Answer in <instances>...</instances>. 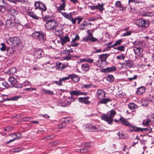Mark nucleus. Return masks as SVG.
Masks as SVG:
<instances>
[{
    "label": "nucleus",
    "instance_id": "obj_1",
    "mask_svg": "<svg viewBox=\"0 0 154 154\" xmlns=\"http://www.w3.org/2000/svg\"><path fill=\"white\" fill-rule=\"evenodd\" d=\"M48 18V16H46L43 18V20L47 21L45 25V28L48 30H54L56 32H59L60 30L58 29L59 26L58 22L54 20H47L46 19Z\"/></svg>",
    "mask_w": 154,
    "mask_h": 154
},
{
    "label": "nucleus",
    "instance_id": "obj_2",
    "mask_svg": "<svg viewBox=\"0 0 154 154\" xmlns=\"http://www.w3.org/2000/svg\"><path fill=\"white\" fill-rule=\"evenodd\" d=\"M116 114V112L114 110L112 109L109 112V113L108 112L107 114H103L101 117L102 120H103L108 123L111 125L113 122V118L115 115Z\"/></svg>",
    "mask_w": 154,
    "mask_h": 154
},
{
    "label": "nucleus",
    "instance_id": "obj_3",
    "mask_svg": "<svg viewBox=\"0 0 154 154\" xmlns=\"http://www.w3.org/2000/svg\"><path fill=\"white\" fill-rule=\"evenodd\" d=\"M46 34L42 31H35L32 36L41 43L44 42L46 39Z\"/></svg>",
    "mask_w": 154,
    "mask_h": 154
},
{
    "label": "nucleus",
    "instance_id": "obj_4",
    "mask_svg": "<svg viewBox=\"0 0 154 154\" xmlns=\"http://www.w3.org/2000/svg\"><path fill=\"white\" fill-rule=\"evenodd\" d=\"M87 35L85 36L82 39L84 42H88L89 41L92 42H99V40L96 38L94 37L93 34L91 33L89 30L86 31Z\"/></svg>",
    "mask_w": 154,
    "mask_h": 154
},
{
    "label": "nucleus",
    "instance_id": "obj_5",
    "mask_svg": "<svg viewBox=\"0 0 154 154\" xmlns=\"http://www.w3.org/2000/svg\"><path fill=\"white\" fill-rule=\"evenodd\" d=\"M86 130L89 132H99L103 130L101 126L98 125H88L85 128Z\"/></svg>",
    "mask_w": 154,
    "mask_h": 154
},
{
    "label": "nucleus",
    "instance_id": "obj_6",
    "mask_svg": "<svg viewBox=\"0 0 154 154\" xmlns=\"http://www.w3.org/2000/svg\"><path fill=\"white\" fill-rule=\"evenodd\" d=\"M136 23L138 26L144 28H146L148 27L150 24L149 20H146L143 18L137 19Z\"/></svg>",
    "mask_w": 154,
    "mask_h": 154
},
{
    "label": "nucleus",
    "instance_id": "obj_7",
    "mask_svg": "<svg viewBox=\"0 0 154 154\" xmlns=\"http://www.w3.org/2000/svg\"><path fill=\"white\" fill-rule=\"evenodd\" d=\"M8 43L10 45L16 47L21 43L19 38L17 37H11L7 40Z\"/></svg>",
    "mask_w": 154,
    "mask_h": 154
},
{
    "label": "nucleus",
    "instance_id": "obj_8",
    "mask_svg": "<svg viewBox=\"0 0 154 154\" xmlns=\"http://www.w3.org/2000/svg\"><path fill=\"white\" fill-rule=\"evenodd\" d=\"M130 132H136L139 131H148L149 132H151L152 129L151 128H140L133 126L131 125L129 127Z\"/></svg>",
    "mask_w": 154,
    "mask_h": 154
},
{
    "label": "nucleus",
    "instance_id": "obj_9",
    "mask_svg": "<svg viewBox=\"0 0 154 154\" xmlns=\"http://www.w3.org/2000/svg\"><path fill=\"white\" fill-rule=\"evenodd\" d=\"M35 7V9H39L41 10L42 13L43 11H45L47 10V8L45 4L41 1L35 2L34 3Z\"/></svg>",
    "mask_w": 154,
    "mask_h": 154
},
{
    "label": "nucleus",
    "instance_id": "obj_10",
    "mask_svg": "<svg viewBox=\"0 0 154 154\" xmlns=\"http://www.w3.org/2000/svg\"><path fill=\"white\" fill-rule=\"evenodd\" d=\"M9 81L12 86L17 88H21L23 86V84H17V81L16 79L12 77L9 78Z\"/></svg>",
    "mask_w": 154,
    "mask_h": 154
},
{
    "label": "nucleus",
    "instance_id": "obj_11",
    "mask_svg": "<svg viewBox=\"0 0 154 154\" xmlns=\"http://www.w3.org/2000/svg\"><path fill=\"white\" fill-rule=\"evenodd\" d=\"M84 147L83 148L77 149L76 151L79 152L84 153L87 152L88 151V148L91 146V143L89 142L84 143Z\"/></svg>",
    "mask_w": 154,
    "mask_h": 154
},
{
    "label": "nucleus",
    "instance_id": "obj_12",
    "mask_svg": "<svg viewBox=\"0 0 154 154\" xmlns=\"http://www.w3.org/2000/svg\"><path fill=\"white\" fill-rule=\"evenodd\" d=\"M44 54V52L42 49L38 48L34 52V56L35 58H40Z\"/></svg>",
    "mask_w": 154,
    "mask_h": 154
},
{
    "label": "nucleus",
    "instance_id": "obj_13",
    "mask_svg": "<svg viewBox=\"0 0 154 154\" xmlns=\"http://www.w3.org/2000/svg\"><path fill=\"white\" fill-rule=\"evenodd\" d=\"M122 67H125V68H131L132 67L133 63L132 60H129L126 61L123 63H120Z\"/></svg>",
    "mask_w": 154,
    "mask_h": 154
},
{
    "label": "nucleus",
    "instance_id": "obj_14",
    "mask_svg": "<svg viewBox=\"0 0 154 154\" xmlns=\"http://www.w3.org/2000/svg\"><path fill=\"white\" fill-rule=\"evenodd\" d=\"M12 137H13V138L12 139L9 140L8 141H6V143L7 144H9L14 141L17 139H18L20 138L21 137L22 135L20 133H18L16 134H13L12 135Z\"/></svg>",
    "mask_w": 154,
    "mask_h": 154
},
{
    "label": "nucleus",
    "instance_id": "obj_15",
    "mask_svg": "<svg viewBox=\"0 0 154 154\" xmlns=\"http://www.w3.org/2000/svg\"><path fill=\"white\" fill-rule=\"evenodd\" d=\"M70 95L72 96L75 95L78 96L80 95H86L88 94V93L86 92H80L79 91L73 90L69 91Z\"/></svg>",
    "mask_w": 154,
    "mask_h": 154
},
{
    "label": "nucleus",
    "instance_id": "obj_16",
    "mask_svg": "<svg viewBox=\"0 0 154 154\" xmlns=\"http://www.w3.org/2000/svg\"><path fill=\"white\" fill-rule=\"evenodd\" d=\"M119 121L122 125L129 127L131 125L130 123L128 122L127 119L121 116V117L119 119Z\"/></svg>",
    "mask_w": 154,
    "mask_h": 154
},
{
    "label": "nucleus",
    "instance_id": "obj_17",
    "mask_svg": "<svg viewBox=\"0 0 154 154\" xmlns=\"http://www.w3.org/2000/svg\"><path fill=\"white\" fill-rule=\"evenodd\" d=\"M97 98L99 99H100L105 97V92L102 89H98L97 91Z\"/></svg>",
    "mask_w": 154,
    "mask_h": 154
},
{
    "label": "nucleus",
    "instance_id": "obj_18",
    "mask_svg": "<svg viewBox=\"0 0 154 154\" xmlns=\"http://www.w3.org/2000/svg\"><path fill=\"white\" fill-rule=\"evenodd\" d=\"M89 98V97L88 96L83 97H79L78 98V100L80 103H83L85 104H88L90 103V102L87 100Z\"/></svg>",
    "mask_w": 154,
    "mask_h": 154
},
{
    "label": "nucleus",
    "instance_id": "obj_19",
    "mask_svg": "<svg viewBox=\"0 0 154 154\" xmlns=\"http://www.w3.org/2000/svg\"><path fill=\"white\" fill-rule=\"evenodd\" d=\"M109 55V54H106L99 55L98 56V57H99V59L100 60V61L102 63L103 61H106V59Z\"/></svg>",
    "mask_w": 154,
    "mask_h": 154
},
{
    "label": "nucleus",
    "instance_id": "obj_20",
    "mask_svg": "<svg viewBox=\"0 0 154 154\" xmlns=\"http://www.w3.org/2000/svg\"><path fill=\"white\" fill-rule=\"evenodd\" d=\"M14 51V50L12 48L7 47L5 52L7 56H9L13 54Z\"/></svg>",
    "mask_w": 154,
    "mask_h": 154
},
{
    "label": "nucleus",
    "instance_id": "obj_21",
    "mask_svg": "<svg viewBox=\"0 0 154 154\" xmlns=\"http://www.w3.org/2000/svg\"><path fill=\"white\" fill-rule=\"evenodd\" d=\"M70 78L75 82H78L79 81L80 78L78 76L75 74L69 75Z\"/></svg>",
    "mask_w": 154,
    "mask_h": 154
},
{
    "label": "nucleus",
    "instance_id": "obj_22",
    "mask_svg": "<svg viewBox=\"0 0 154 154\" xmlns=\"http://www.w3.org/2000/svg\"><path fill=\"white\" fill-rule=\"evenodd\" d=\"M2 8H4L5 10L12 12L11 11L12 8V6L10 5L7 4L6 3L2 6Z\"/></svg>",
    "mask_w": 154,
    "mask_h": 154
},
{
    "label": "nucleus",
    "instance_id": "obj_23",
    "mask_svg": "<svg viewBox=\"0 0 154 154\" xmlns=\"http://www.w3.org/2000/svg\"><path fill=\"white\" fill-rule=\"evenodd\" d=\"M61 1L62 2V4L57 8V10L58 11L65 10L64 8L66 6V0H61Z\"/></svg>",
    "mask_w": 154,
    "mask_h": 154
},
{
    "label": "nucleus",
    "instance_id": "obj_24",
    "mask_svg": "<svg viewBox=\"0 0 154 154\" xmlns=\"http://www.w3.org/2000/svg\"><path fill=\"white\" fill-rule=\"evenodd\" d=\"M145 90L146 89L144 87L141 86L137 88L136 93L137 94H142L145 92Z\"/></svg>",
    "mask_w": 154,
    "mask_h": 154
},
{
    "label": "nucleus",
    "instance_id": "obj_25",
    "mask_svg": "<svg viewBox=\"0 0 154 154\" xmlns=\"http://www.w3.org/2000/svg\"><path fill=\"white\" fill-rule=\"evenodd\" d=\"M115 7L117 8H119V9L122 11H123L124 9V6L122 5L120 2L119 1H117L116 2Z\"/></svg>",
    "mask_w": 154,
    "mask_h": 154
},
{
    "label": "nucleus",
    "instance_id": "obj_26",
    "mask_svg": "<svg viewBox=\"0 0 154 154\" xmlns=\"http://www.w3.org/2000/svg\"><path fill=\"white\" fill-rule=\"evenodd\" d=\"M62 44L63 45L66 42L70 41V39L67 35L65 36L63 38L61 39Z\"/></svg>",
    "mask_w": 154,
    "mask_h": 154
},
{
    "label": "nucleus",
    "instance_id": "obj_27",
    "mask_svg": "<svg viewBox=\"0 0 154 154\" xmlns=\"http://www.w3.org/2000/svg\"><path fill=\"white\" fill-rule=\"evenodd\" d=\"M111 101V100L109 98H107L105 99L102 98L100 99V100L98 102V103L100 104H106L109 102Z\"/></svg>",
    "mask_w": 154,
    "mask_h": 154
},
{
    "label": "nucleus",
    "instance_id": "obj_28",
    "mask_svg": "<svg viewBox=\"0 0 154 154\" xmlns=\"http://www.w3.org/2000/svg\"><path fill=\"white\" fill-rule=\"evenodd\" d=\"M61 14L65 18L68 20L71 17L72 15L71 13L67 14L66 12H61Z\"/></svg>",
    "mask_w": 154,
    "mask_h": 154
},
{
    "label": "nucleus",
    "instance_id": "obj_29",
    "mask_svg": "<svg viewBox=\"0 0 154 154\" xmlns=\"http://www.w3.org/2000/svg\"><path fill=\"white\" fill-rule=\"evenodd\" d=\"M128 106L131 110L137 108V106L134 103H131L128 104Z\"/></svg>",
    "mask_w": 154,
    "mask_h": 154
},
{
    "label": "nucleus",
    "instance_id": "obj_30",
    "mask_svg": "<svg viewBox=\"0 0 154 154\" xmlns=\"http://www.w3.org/2000/svg\"><path fill=\"white\" fill-rule=\"evenodd\" d=\"M97 5V10H99L100 11L102 12L105 9L104 8V4H100L98 3Z\"/></svg>",
    "mask_w": 154,
    "mask_h": 154
},
{
    "label": "nucleus",
    "instance_id": "obj_31",
    "mask_svg": "<svg viewBox=\"0 0 154 154\" xmlns=\"http://www.w3.org/2000/svg\"><path fill=\"white\" fill-rule=\"evenodd\" d=\"M7 1L10 2L12 3L16 4L18 2L24 3L25 2V0H6Z\"/></svg>",
    "mask_w": 154,
    "mask_h": 154
},
{
    "label": "nucleus",
    "instance_id": "obj_32",
    "mask_svg": "<svg viewBox=\"0 0 154 154\" xmlns=\"http://www.w3.org/2000/svg\"><path fill=\"white\" fill-rule=\"evenodd\" d=\"M81 67L82 70L85 71H88L89 69V66L87 63H85L82 65Z\"/></svg>",
    "mask_w": 154,
    "mask_h": 154
},
{
    "label": "nucleus",
    "instance_id": "obj_33",
    "mask_svg": "<svg viewBox=\"0 0 154 154\" xmlns=\"http://www.w3.org/2000/svg\"><path fill=\"white\" fill-rule=\"evenodd\" d=\"M122 42V39H119L113 45H112L111 47L114 49V48H115V47L120 45Z\"/></svg>",
    "mask_w": 154,
    "mask_h": 154
},
{
    "label": "nucleus",
    "instance_id": "obj_34",
    "mask_svg": "<svg viewBox=\"0 0 154 154\" xmlns=\"http://www.w3.org/2000/svg\"><path fill=\"white\" fill-rule=\"evenodd\" d=\"M16 69L14 67H11L8 71V73L11 74H14L16 72Z\"/></svg>",
    "mask_w": 154,
    "mask_h": 154
},
{
    "label": "nucleus",
    "instance_id": "obj_35",
    "mask_svg": "<svg viewBox=\"0 0 154 154\" xmlns=\"http://www.w3.org/2000/svg\"><path fill=\"white\" fill-rule=\"evenodd\" d=\"M28 15L32 18L33 19L35 20L38 19V17L35 14H34L32 12H28Z\"/></svg>",
    "mask_w": 154,
    "mask_h": 154
},
{
    "label": "nucleus",
    "instance_id": "obj_36",
    "mask_svg": "<svg viewBox=\"0 0 154 154\" xmlns=\"http://www.w3.org/2000/svg\"><path fill=\"white\" fill-rule=\"evenodd\" d=\"M107 80L110 82H112L114 80V78L112 75H109L106 78Z\"/></svg>",
    "mask_w": 154,
    "mask_h": 154
},
{
    "label": "nucleus",
    "instance_id": "obj_37",
    "mask_svg": "<svg viewBox=\"0 0 154 154\" xmlns=\"http://www.w3.org/2000/svg\"><path fill=\"white\" fill-rule=\"evenodd\" d=\"M108 72H111L116 71L117 68L116 67L114 66H113L111 67H107Z\"/></svg>",
    "mask_w": 154,
    "mask_h": 154
},
{
    "label": "nucleus",
    "instance_id": "obj_38",
    "mask_svg": "<svg viewBox=\"0 0 154 154\" xmlns=\"http://www.w3.org/2000/svg\"><path fill=\"white\" fill-rule=\"evenodd\" d=\"M151 121V120L149 119L146 120H144L143 121L142 124L144 126H147Z\"/></svg>",
    "mask_w": 154,
    "mask_h": 154
},
{
    "label": "nucleus",
    "instance_id": "obj_39",
    "mask_svg": "<svg viewBox=\"0 0 154 154\" xmlns=\"http://www.w3.org/2000/svg\"><path fill=\"white\" fill-rule=\"evenodd\" d=\"M114 49L121 51H124L125 50V47L124 45H122L116 48H114Z\"/></svg>",
    "mask_w": 154,
    "mask_h": 154
},
{
    "label": "nucleus",
    "instance_id": "obj_40",
    "mask_svg": "<svg viewBox=\"0 0 154 154\" xmlns=\"http://www.w3.org/2000/svg\"><path fill=\"white\" fill-rule=\"evenodd\" d=\"M43 92L45 94H49L50 95H53L54 94L53 91L50 90L44 89L43 90Z\"/></svg>",
    "mask_w": 154,
    "mask_h": 154
},
{
    "label": "nucleus",
    "instance_id": "obj_41",
    "mask_svg": "<svg viewBox=\"0 0 154 154\" xmlns=\"http://www.w3.org/2000/svg\"><path fill=\"white\" fill-rule=\"evenodd\" d=\"M66 126V124L65 122H63L60 123L58 125L57 128L58 129H61L65 128Z\"/></svg>",
    "mask_w": 154,
    "mask_h": 154
},
{
    "label": "nucleus",
    "instance_id": "obj_42",
    "mask_svg": "<svg viewBox=\"0 0 154 154\" xmlns=\"http://www.w3.org/2000/svg\"><path fill=\"white\" fill-rule=\"evenodd\" d=\"M132 32L131 31H128L122 34L121 36H126L130 35Z\"/></svg>",
    "mask_w": 154,
    "mask_h": 154
},
{
    "label": "nucleus",
    "instance_id": "obj_43",
    "mask_svg": "<svg viewBox=\"0 0 154 154\" xmlns=\"http://www.w3.org/2000/svg\"><path fill=\"white\" fill-rule=\"evenodd\" d=\"M21 97V96H15L12 98H11L10 99L8 100H13V101H17Z\"/></svg>",
    "mask_w": 154,
    "mask_h": 154
},
{
    "label": "nucleus",
    "instance_id": "obj_44",
    "mask_svg": "<svg viewBox=\"0 0 154 154\" xmlns=\"http://www.w3.org/2000/svg\"><path fill=\"white\" fill-rule=\"evenodd\" d=\"M73 57L72 55L70 54H68V55L64 57H63L64 60H69L71 59V58Z\"/></svg>",
    "mask_w": 154,
    "mask_h": 154
},
{
    "label": "nucleus",
    "instance_id": "obj_45",
    "mask_svg": "<svg viewBox=\"0 0 154 154\" xmlns=\"http://www.w3.org/2000/svg\"><path fill=\"white\" fill-rule=\"evenodd\" d=\"M62 82V81L60 78L59 81H54V82L57 85H58L60 86H61L63 85Z\"/></svg>",
    "mask_w": 154,
    "mask_h": 154
},
{
    "label": "nucleus",
    "instance_id": "obj_46",
    "mask_svg": "<svg viewBox=\"0 0 154 154\" xmlns=\"http://www.w3.org/2000/svg\"><path fill=\"white\" fill-rule=\"evenodd\" d=\"M83 61H84L88 62L90 63H92L94 61V60L93 59H91V58H87V59H86V58L83 59Z\"/></svg>",
    "mask_w": 154,
    "mask_h": 154
},
{
    "label": "nucleus",
    "instance_id": "obj_47",
    "mask_svg": "<svg viewBox=\"0 0 154 154\" xmlns=\"http://www.w3.org/2000/svg\"><path fill=\"white\" fill-rule=\"evenodd\" d=\"M2 47L0 48V49L2 51H5L6 50L7 47H6L5 44L4 43H2L1 44Z\"/></svg>",
    "mask_w": 154,
    "mask_h": 154
},
{
    "label": "nucleus",
    "instance_id": "obj_48",
    "mask_svg": "<svg viewBox=\"0 0 154 154\" xmlns=\"http://www.w3.org/2000/svg\"><path fill=\"white\" fill-rule=\"evenodd\" d=\"M69 20L71 21L72 24H75L76 23V19H75V18H74L72 17V15L71 16V17H70Z\"/></svg>",
    "mask_w": 154,
    "mask_h": 154
},
{
    "label": "nucleus",
    "instance_id": "obj_49",
    "mask_svg": "<svg viewBox=\"0 0 154 154\" xmlns=\"http://www.w3.org/2000/svg\"><path fill=\"white\" fill-rule=\"evenodd\" d=\"M13 129V127L11 126H8L5 128L4 131H5L9 132Z\"/></svg>",
    "mask_w": 154,
    "mask_h": 154
},
{
    "label": "nucleus",
    "instance_id": "obj_50",
    "mask_svg": "<svg viewBox=\"0 0 154 154\" xmlns=\"http://www.w3.org/2000/svg\"><path fill=\"white\" fill-rule=\"evenodd\" d=\"M137 75H134L133 77H130L128 78V80L130 82H131L132 80L136 79H137Z\"/></svg>",
    "mask_w": 154,
    "mask_h": 154
},
{
    "label": "nucleus",
    "instance_id": "obj_51",
    "mask_svg": "<svg viewBox=\"0 0 154 154\" xmlns=\"http://www.w3.org/2000/svg\"><path fill=\"white\" fill-rule=\"evenodd\" d=\"M90 9L91 10H97V5H92L88 6Z\"/></svg>",
    "mask_w": 154,
    "mask_h": 154
},
{
    "label": "nucleus",
    "instance_id": "obj_52",
    "mask_svg": "<svg viewBox=\"0 0 154 154\" xmlns=\"http://www.w3.org/2000/svg\"><path fill=\"white\" fill-rule=\"evenodd\" d=\"M13 23L10 20H8L7 22V23L6 24V25L7 27H11L13 26L12 24Z\"/></svg>",
    "mask_w": 154,
    "mask_h": 154
},
{
    "label": "nucleus",
    "instance_id": "obj_53",
    "mask_svg": "<svg viewBox=\"0 0 154 154\" xmlns=\"http://www.w3.org/2000/svg\"><path fill=\"white\" fill-rule=\"evenodd\" d=\"M79 35L77 34L76 35L75 37L73 38L71 42H75L77 40H79Z\"/></svg>",
    "mask_w": 154,
    "mask_h": 154
},
{
    "label": "nucleus",
    "instance_id": "obj_54",
    "mask_svg": "<svg viewBox=\"0 0 154 154\" xmlns=\"http://www.w3.org/2000/svg\"><path fill=\"white\" fill-rule=\"evenodd\" d=\"M134 51L135 54H136L140 52V48L139 47L135 48L134 49Z\"/></svg>",
    "mask_w": 154,
    "mask_h": 154
},
{
    "label": "nucleus",
    "instance_id": "obj_55",
    "mask_svg": "<svg viewBox=\"0 0 154 154\" xmlns=\"http://www.w3.org/2000/svg\"><path fill=\"white\" fill-rule=\"evenodd\" d=\"M75 19H76V20H78L77 23L79 24L83 20V18L81 17H75Z\"/></svg>",
    "mask_w": 154,
    "mask_h": 154
},
{
    "label": "nucleus",
    "instance_id": "obj_56",
    "mask_svg": "<svg viewBox=\"0 0 154 154\" xmlns=\"http://www.w3.org/2000/svg\"><path fill=\"white\" fill-rule=\"evenodd\" d=\"M153 13L152 12H147L145 13L143 15V16H151L153 15Z\"/></svg>",
    "mask_w": 154,
    "mask_h": 154
},
{
    "label": "nucleus",
    "instance_id": "obj_57",
    "mask_svg": "<svg viewBox=\"0 0 154 154\" xmlns=\"http://www.w3.org/2000/svg\"><path fill=\"white\" fill-rule=\"evenodd\" d=\"M125 57L123 54H122L120 55L117 56L116 57V59L118 60H123Z\"/></svg>",
    "mask_w": 154,
    "mask_h": 154
},
{
    "label": "nucleus",
    "instance_id": "obj_58",
    "mask_svg": "<svg viewBox=\"0 0 154 154\" xmlns=\"http://www.w3.org/2000/svg\"><path fill=\"white\" fill-rule=\"evenodd\" d=\"M139 140V137L138 136H137L136 137V138L135 139V140H137L136 142H133V143L132 145V146H134L137 144L138 143V141Z\"/></svg>",
    "mask_w": 154,
    "mask_h": 154
},
{
    "label": "nucleus",
    "instance_id": "obj_59",
    "mask_svg": "<svg viewBox=\"0 0 154 154\" xmlns=\"http://www.w3.org/2000/svg\"><path fill=\"white\" fill-rule=\"evenodd\" d=\"M36 89L35 88H26L24 89V90L25 91H34V90H35Z\"/></svg>",
    "mask_w": 154,
    "mask_h": 154
},
{
    "label": "nucleus",
    "instance_id": "obj_60",
    "mask_svg": "<svg viewBox=\"0 0 154 154\" xmlns=\"http://www.w3.org/2000/svg\"><path fill=\"white\" fill-rule=\"evenodd\" d=\"M70 79L69 75L68 76L63 77V78H60V79L62 81H64L66 80H68Z\"/></svg>",
    "mask_w": 154,
    "mask_h": 154
},
{
    "label": "nucleus",
    "instance_id": "obj_61",
    "mask_svg": "<svg viewBox=\"0 0 154 154\" xmlns=\"http://www.w3.org/2000/svg\"><path fill=\"white\" fill-rule=\"evenodd\" d=\"M53 138L51 136H48L44 137L43 139L45 140H50Z\"/></svg>",
    "mask_w": 154,
    "mask_h": 154
},
{
    "label": "nucleus",
    "instance_id": "obj_62",
    "mask_svg": "<svg viewBox=\"0 0 154 154\" xmlns=\"http://www.w3.org/2000/svg\"><path fill=\"white\" fill-rule=\"evenodd\" d=\"M6 2L4 0H0V7H2Z\"/></svg>",
    "mask_w": 154,
    "mask_h": 154
},
{
    "label": "nucleus",
    "instance_id": "obj_63",
    "mask_svg": "<svg viewBox=\"0 0 154 154\" xmlns=\"http://www.w3.org/2000/svg\"><path fill=\"white\" fill-rule=\"evenodd\" d=\"M66 51L68 53V54H70V53H72L73 52V51L72 49H70L69 50H66L65 51V53H66Z\"/></svg>",
    "mask_w": 154,
    "mask_h": 154
},
{
    "label": "nucleus",
    "instance_id": "obj_64",
    "mask_svg": "<svg viewBox=\"0 0 154 154\" xmlns=\"http://www.w3.org/2000/svg\"><path fill=\"white\" fill-rule=\"evenodd\" d=\"M101 72L103 73H107L108 72V68L107 67L102 69H101Z\"/></svg>",
    "mask_w": 154,
    "mask_h": 154
}]
</instances>
